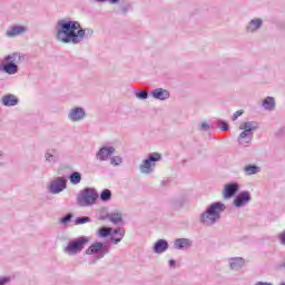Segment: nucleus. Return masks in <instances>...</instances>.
I'll return each mask as SVG.
<instances>
[{
  "label": "nucleus",
  "mask_w": 285,
  "mask_h": 285,
  "mask_svg": "<svg viewBox=\"0 0 285 285\" xmlns=\"http://www.w3.org/2000/svg\"><path fill=\"white\" fill-rule=\"evenodd\" d=\"M262 26H264V20L262 18H254L247 23L245 31L247 35H255V32L262 30Z\"/></svg>",
  "instance_id": "12"
},
{
  "label": "nucleus",
  "mask_w": 285,
  "mask_h": 285,
  "mask_svg": "<svg viewBox=\"0 0 285 285\" xmlns=\"http://www.w3.org/2000/svg\"><path fill=\"white\" fill-rule=\"evenodd\" d=\"M276 271H285V257L277 263Z\"/></svg>",
  "instance_id": "37"
},
{
  "label": "nucleus",
  "mask_w": 285,
  "mask_h": 285,
  "mask_svg": "<svg viewBox=\"0 0 285 285\" xmlns=\"http://www.w3.org/2000/svg\"><path fill=\"white\" fill-rule=\"evenodd\" d=\"M68 179L70 184L77 186L78 184H81V173L72 171L71 174H69Z\"/></svg>",
  "instance_id": "26"
},
{
  "label": "nucleus",
  "mask_w": 285,
  "mask_h": 285,
  "mask_svg": "<svg viewBox=\"0 0 285 285\" xmlns=\"http://www.w3.org/2000/svg\"><path fill=\"white\" fill-rule=\"evenodd\" d=\"M157 161H161V154L150 153L148 157L142 160V164H140L139 166L140 173H142V175H150V173L155 171Z\"/></svg>",
  "instance_id": "5"
},
{
  "label": "nucleus",
  "mask_w": 285,
  "mask_h": 285,
  "mask_svg": "<svg viewBox=\"0 0 285 285\" xmlns=\"http://www.w3.org/2000/svg\"><path fill=\"white\" fill-rule=\"evenodd\" d=\"M193 247V240L188 238H178L174 240L175 250H188V248Z\"/></svg>",
  "instance_id": "16"
},
{
  "label": "nucleus",
  "mask_w": 285,
  "mask_h": 285,
  "mask_svg": "<svg viewBox=\"0 0 285 285\" xmlns=\"http://www.w3.org/2000/svg\"><path fill=\"white\" fill-rule=\"evenodd\" d=\"M45 159L48 164H57L59 161V149L49 148L45 153Z\"/></svg>",
  "instance_id": "19"
},
{
  "label": "nucleus",
  "mask_w": 285,
  "mask_h": 285,
  "mask_svg": "<svg viewBox=\"0 0 285 285\" xmlns=\"http://www.w3.org/2000/svg\"><path fill=\"white\" fill-rule=\"evenodd\" d=\"M239 193V185L235 181L228 183L224 186L223 196L224 199H233L235 195Z\"/></svg>",
  "instance_id": "11"
},
{
  "label": "nucleus",
  "mask_w": 285,
  "mask_h": 285,
  "mask_svg": "<svg viewBox=\"0 0 285 285\" xmlns=\"http://www.w3.org/2000/svg\"><path fill=\"white\" fill-rule=\"evenodd\" d=\"M110 230L111 235H109V242L112 244H119V242H121L126 235V229H124V227H117L115 229L110 227Z\"/></svg>",
  "instance_id": "15"
},
{
  "label": "nucleus",
  "mask_w": 285,
  "mask_h": 285,
  "mask_svg": "<svg viewBox=\"0 0 285 285\" xmlns=\"http://www.w3.org/2000/svg\"><path fill=\"white\" fill-rule=\"evenodd\" d=\"M255 285H273V283H268V282H257Z\"/></svg>",
  "instance_id": "42"
},
{
  "label": "nucleus",
  "mask_w": 285,
  "mask_h": 285,
  "mask_svg": "<svg viewBox=\"0 0 285 285\" xmlns=\"http://www.w3.org/2000/svg\"><path fill=\"white\" fill-rule=\"evenodd\" d=\"M244 115V110H238L233 115V121H237V119H239V117H242Z\"/></svg>",
  "instance_id": "38"
},
{
  "label": "nucleus",
  "mask_w": 285,
  "mask_h": 285,
  "mask_svg": "<svg viewBox=\"0 0 285 285\" xmlns=\"http://www.w3.org/2000/svg\"><path fill=\"white\" fill-rule=\"evenodd\" d=\"M135 97L137 99H140L141 101H145V99H148V91H146V90H137V91H135Z\"/></svg>",
  "instance_id": "32"
},
{
  "label": "nucleus",
  "mask_w": 285,
  "mask_h": 285,
  "mask_svg": "<svg viewBox=\"0 0 285 285\" xmlns=\"http://www.w3.org/2000/svg\"><path fill=\"white\" fill-rule=\"evenodd\" d=\"M259 128V125L256 121H246L240 124L239 130H245L246 132H249L254 135L255 130Z\"/></svg>",
  "instance_id": "23"
},
{
  "label": "nucleus",
  "mask_w": 285,
  "mask_h": 285,
  "mask_svg": "<svg viewBox=\"0 0 285 285\" xmlns=\"http://www.w3.org/2000/svg\"><path fill=\"white\" fill-rule=\"evenodd\" d=\"M90 222H92V219H90V217L88 216H79L75 219V225L76 226H81L83 224H90Z\"/></svg>",
  "instance_id": "30"
},
{
  "label": "nucleus",
  "mask_w": 285,
  "mask_h": 285,
  "mask_svg": "<svg viewBox=\"0 0 285 285\" xmlns=\"http://www.w3.org/2000/svg\"><path fill=\"white\" fill-rule=\"evenodd\" d=\"M279 285H285V282L279 283Z\"/></svg>",
  "instance_id": "45"
},
{
  "label": "nucleus",
  "mask_w": 285,
  "mask_h": 285,
  "mask_svg": "<svg viewBox=\"0 0 285 285\" xmlns=\"http://www.w3.org/2000/svg\"><path fill=\"white\" fill-rule=\"evenodd\" d=\"M92 29H83L79 21L61 19L56 24V39L61 43H72L77 46L83 39L92 37Z\"/></svg>",
  "instance_id": "1"
},
{
  "label": "nucleus",
  "mask_w": 285,
  "mask_h": 285,
  "mask_svg": "<svg viewBox=\"0 0 285 285\" xmlns=\"http://www.w3.org/2000/svg\"><path fill=\"white\" fill-rule=\"evenodd\" d=\"M68 188V179L65 177H57L51 180L48 190L51 195H59V193H63Z\"/></svg>",
  "instance_id": "8"
},
{
  "label": "nucleus",
  "mask_w": 285,
  "mask_h": 285,
  "mask_svg": "<svg viewBox=\"0 0 285 285\" xmlns=\"http://www.w3.org/2000/svg\"><path fill=\"white\" fill-rule=\"evenodd\" d=\"M177 266V261L176 259H169V267L175 268Z\"/></svg>",
  "instance_id": "40"
},
{
  "label": "nucleus",
  "mask_w": 285,
  "mask_h": 285,
  "mask_svg": "<svg viewBox=\"0 0 285 285\" xmlns=\"http://www.w3.org/2000/svg\"><path fill=\"white\" fill-rule=\"evenodd\" d=\"M121 10H122L124 14H126V12H128V10H130V7L129 6H124L121 8Z\"/></svg>",
  "instance_id": "41"
},
{
  "label": "nucleus",
  "mask_w": 285,
  "mask_h": 285,
  "mask_svg": "<svg viewBox=\"0 0 285 285\" xmlns=\"http://www.w3.org/2000/svg\"><path fill=\"white\" fill-rule=\"evenodd\" d=\"M122 163L124 158H121L120 156H114L110 158L111 166H121Z\"/></svg>",
  "instance_id": "33"
},
{
  "label": "nucleus",
  "mask_w": 285,
  "mask_h": 285,
  "mask_svg": "<svg viewBox=\"0 0 285 285\" xmlns=\"http://www.w3.org/2000/svg\"><path fill=\"white\" fill-rule=\"evenodd\" d=\"M169 246L168 240L160 238L154 244V253H156V255H161V253L168 250Z\"/></svg>",
  "instance_id": "21"
},
{
  "label": "nucleus",
  "mask_w": 285,
  "mask_h": 285,
  "mask_svg": "<svg viewBox=\"0 0 285 285\" xmlns=\"http://www.w3.org/2000/svg\"><path fill=\"white\" fill-rule=\"evenodd\" d=\"M22 59L23 56L19 52L7 55L2 60L3 63H0V72H6V75H17V72H19V63H21Z\"/></svg>",
  "instance_id": "3"
},
{
  "label": "nucleus",
  "mask_w": 285,
  "mask_h": 285,
  "mask_svg": "<svg viewBox=\"0 0 285 285\" xmlns=\"http://www.w3.org/2000/svg\"><path fill=\"white\" fill-rule=\"evenodd\" d=\"M2 156H3V153L0 151V157H2Z\"/></svg>",
  "instance_id": "46"
},
{
  "label": "nucleus",
  "mask_w": 285,
  "mask_h": 285,
  "mask_svg": "<svg viewBox=\"0 0 285 285\" xmlns=\"http://www.w3.org/2000/svg\"><path fill=\"white\" fill-rule=\"evenodd\" d=\"M11 281H12V278L10 276H2V277H0V285L10 284Z\"/></svg>",
  "instance_id": "35"
},
{
  "label": "nucleus",
  "mask_w": 285,
  "mask_h": 285,
  "mask_svg": "<svg viewBox=\"0 0 285 285\" xmlns=\"http://www.w3.org/2000/svg\"><path fill=\"white\" fill-rule=\"evenodd\" d=\"M226 210V205L222 202L212 203L206 209L199 215V224L210 228L215 226L219 219H222V214Z\"/></svg>",
  "instance_id": "2"
},
{
  "label": "nucleus",
  "mask_w": 285,
  "mask_h": 285,
  "mask_svg": "<svg viewBox=\"0 0 285 285\" xmlns=\"http://www.w3.org/2000/svg\"><path fill=\"white\" fill-rule=\"evenodd\" d=\"M1 104L7 108H12L19 105V98L12 94H8L1 98Z\"/></svg>",
  "instance_id": "18"
},
{
  "label": "nucleus",
  "mask_w": 285,
  "mask_h": 285,
  "mask_svg": "<svg viewBox=\"0 0 285 285\" xmlns=\"http://www.w3.org/2000/svg\"><path fill=\"white\" fill-rule=\"evenodd\" d=\"M263 108L265 110H274L275 109V98L268 96L263 100Z\"/></svg>",
  "instance_id": "27"
},
{
  "label": "nucleus",
  "mask_w": 285,
  "mask_h": 285,
  "mask_svg": "<svg viewBox=\"0 0 285 285\" xmlns=\"http://www.w3.org/2000/svg\"><path fill=\"white\" fill-rule=\"evenodd\" d=\"M72 214H67L59 219V224H61V226H68V224L72 222Z\"/></svg>",
  "instance_id": "31"
},
{
  "label": "nucleus",
  "mask_w": 285,
  "mask_h": 285,
  "mask_svg": "<svg viewBox=\"0 0 285 285\" xmlns=\"http://www.w3.org/2000/svg\"><path fill=\"white\" fill-rule=\"evenodd\" d=\"M67 118L72 122L83 121V119H86V109L82 107H73L69 110Z\"/></svg>",
  "instance_id": "10"
},
{
  "label": "nucleus",
  "mask_w": 285,
  "mask_h": 285,
  "mask_svg": "<svg viewBox=\"0 0 285 285\" xmlns=\"http://www.w3.org/2000/svg\"><path fill=\"white\" fill-rule=\"evenodd\" d=\"M246 261L242 257H232L228 259V265L232 271H242Z\"/></svg>",
  "instance_id": "20"
},
{
  "label": "nucleus",
  "mask_w": 285,
  "mask_h": 285,
  "mask_svg": "<svg viewBox=\"0 0 285 285\" xmlns=\"http://www.w3.org/2000/svg\"><path fill=\"white\" fill-rule=\"evenodd\" d=\"M244 173L247 176L257 175V173H262V167H259L257 165H246L244 167Z\"/></svg>",
  "instance_id": "24"
},
{
  "label": "nucleus",
  "mask_w": 285,
  "mask_h": 285,
  "mask_svg": "<svg viewBox=\"0 0 285 285\" xmlns=\"http://www.w3.org/2000/svg\"><path fill=\"white\" fill-rule=\"evenodd\" d=\"M87 242H89V239L86 236L75 238L68 243L66 250L71 255H77V253H81V249L85 248Z\"/></svg>",
  "instance_id": "7"
},
{
  "label": "nucleus",
  "mask_w": 285,
  "mask_h": 285,
  "mask_svg": "<svg viewBox=\"0 0 285 285\" xmlns=\"http://www.w3.org/2000/svg\"><path fill=\"white\" fill-rule=\"evenodd\" d=\"M98 219H100V222H106V219H110V213L101 212Z\"/></svg>",
  "instance_id": "36"
},
{
  "label": "nucleus",
  "mask_w": 285,
  "mask_h": 285,
  "mask_svg": "<svg viewBox=\"0 0 285 285\" xmlns=\"http://www.w3.org/2000/svg\"><path fill=\"white\" fill-rule=\"evenodd\" d=\"M209 129H210V125H208V122H203L200 125V130L206 131V130H209Z\"/></svg>",
  "instance_id": "39"
},
{
  "label": "nucleus",
  "mask_w": 285,
  "mask_h": 285,
  "mask_svg": "<svg viewBox=\"0 0 285 285\" xmlns=\"http://www.w3.org/2000/svg\"><path fill=\"white\" fill-rule=\"evenodd\" d=\"M106 1H108V2L111 3V4H117V3H119V0H106Z\"/></svg>",
  "instance_id": "43"
},
{
  "label": "nucleus",
  "mask_w": 285,
  "mask_h": 285,
  "mask_svg": "<svg viewBox=\"0 0 285 285\" xmlns=\"http://www.w3.org/2000/svg\"><path fill=\"white\" fill-rule=\"evenodd\" d=\"M97 199H99L97 189L92 187H86L79 191L77 196V204L80 206V208H88L90 206H95V204H97Z\"/></svg>",
  "instance_id": "4"
},
{
  "label": "nucleus",
  "mask_w": 285,
  "mask_h": 285,
  "mask_svg": "<svg viewBox=\"0 0 285 285\" xmlns=\"http://www.w3.org/2000/svg\"><path fill=\"white\" fill-rule=\"evenodd\" d=\"M110 199H112V191H110V189H104L100 193V202H110Z\"/></svg>",
  "instance_id": "28"
},
{
  "label": "nucleus",
  "mask_w": 285,
  "mask_h": 285,
  "mask_svg": "<svg viewBox=\"0 0 285 285\" xmlns=\"http://www.w3.org/2000/svg\"><path fill=\"white\" fill-rule=\"evenodd\" d=\"M109 222H111V224H115V226H117L118 224H122L124 215L121 213H110Z\"/></svg>",
  "instance_id": "25"
},
{
  "label": "nucleus",
  "mask_w": 285,
  "mask_h": 285,
  "mask_svg": "<svg viewBox=\"0 0 285 285\" xmlns=\"http://www.w3.org/2000/svg\"><path fill=\"white\" fill-rule=\"evenodd\" d=\"M110 235H112L110 227H100L98 229V237L106 238L110 237Z\"/></svg>",
  "instance_id": "29"
},
{
  "label": "nucleus",
  "mask_w": 285,
  "mask_h": 285,
  "mask_svg": "<svg viewBox=\"0 0 285 285\" xmlns=\"http://www.w3.org/2000/svg\"><path fill=\"white\" fill-rule=\"evenodd\" d=\"M115 155V147L112 146H102L96 154L99 161H108L110 157Z\"/></svg>",
  "instance_id": "13"
},
{
  "label": "nucleus",
  "mask_w": 285,
  "mask_h": 285,
  "mask_svg": "<svg viewBox=\"0 0 285 285\" xmlns=\"http://www.w3.org/2000/svg\"><path fill=\"white\" fill-rule=\"evenodd\" d=\"M150 96L158 101H166L167 99H170V91L164 88H156L150 91Z\"/></svg>",
  "instance_id": "14"
},
{
  "label": "nucleus",
  "mask_w": 285,
  "mask_h": 285,
  "mask_svg": "<svg viewBox=\"0 0 285 285\" xmlns=\"http://www.w3.org/2000/svg\"><path fill=\"white\" fill-rule=\"evenodd\" d=\"M250 199H253V196H250V191L243 190L235 196L233 200V206L235 208H244V206L250 204Z\"/></svg>",
  "instance_id": "9"
},
{
  "label": "nucleus",
  "mask_w": 285,
  "mask_h": 285,
  "mask_svg": "<svg viewBox=\"0 0 285 285\" xmlns=\"http://www.w3.org/2000/svg\"><path fill=\"white\" fill-rule=\"evenodd\" d=\"M253 141V134L243 129L240 135L238 136L239 146H244L245 148Z\"/></svg>",
  "instance_id": "22"
},
{
  "label": "nucleus",
  "mask_w": 285,
  "mask_h": 285,
  "mask_svg": "<svg viewBox=\"0 0 285 285\" xmlns=\"http://www.w3.org/2000/svg\"><path fill=\"white\" fill-rule=\"evenodd\" d=\"M26 27L23 26H12L6 31V37L8 39H14V37H19V35H23L26 32Z\"/></svg>",
  "instance_id": "17"
},
{
  "label": "nucleus",
  "mask_w": 285,
  "mask_h": 285,
  "mask_svg": "<svg viewBox=\"0 0 285 285\" xmlns=\"http://www.w3.org/2000/svg\"><path fill=\"white\" fill-rule=\"evenodd\" d=\"M97 3H106V0H95Z\"/></svg>",
  "instance_id": "44"
},
{
  "label": "nucleus",
  "mask_w": 285,
  "mask_h": 285,
  "mask_svg": "<svg viewBox=\"0 0 285 285\" xmlns=\"http://www.w3.org/2000/svg\"><path fill=\"white\" fill-rule=\"evenodd\" d=\"M110 248L105 243L96 242L87 250V255H95L96 259H102L108 255Z\"/></svg>",
  "instance_id": "6"
},
{
  "label": "nucleus",
  "mask_w": 285,
  "mask_h": 285,
  "mask_svg": "<svg viewBox=\"0 0 285 285\" xmlns=\"http://www.w3.org/2000/svg\"><path fill=\"white\" fill-rule=\"evenodd\" d=\"M218 127L220 128V130H223L224 132H226V130H228V122H226L225 120L218 119L217 120Z\"/></svg>",
  "instance_id": "34"
}]
</instances>
